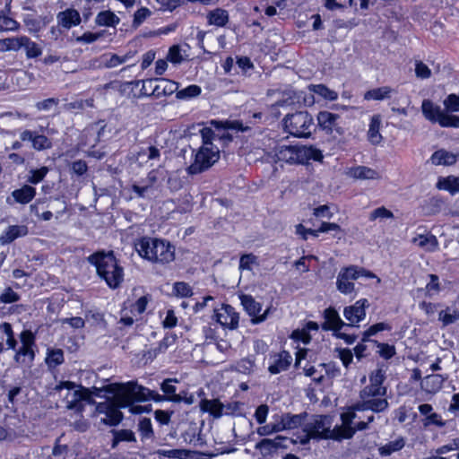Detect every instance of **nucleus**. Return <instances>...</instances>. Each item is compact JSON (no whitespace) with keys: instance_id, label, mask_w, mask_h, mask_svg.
<instances>
[{"instance_id":"nucleus-1","label":"nucleus","mask_w":459,"mask_h":459,"mask_svg":"<svg viewBox=\"0 0 459 459\" xmlns=\"http://www.w3.org/2000/svg\"><path fill=\"white\" fill-rule=\"evenodd\" d=\"M106 393L112 394L113 397L97 403L95 408V413L98 416L103 415L100 418L101 423L110 427L118 425L124 418L120 408L130 407L133 413L142 412L141 406L133 405L134 403L139 402L134 388V381L107 385Z\"/></svg>"},{"instance_id":"nucleus-2","label":"nucleus","mask_w":459,"mask_h":459,"mask_svg":"<svg viewBox=\"0 0 459 459\" xmlns=\"http://www.w3.org/2000/svg\"><path fill=\"white\" fill-rule=\"evenodd\" d=\"M96 267L97 275L112 290L117 289L124 281V268L119 264L113 251H97L87 257Z\"/></svg>"},{"instance_id":"nucleus-3","label":"nucleus","mask_w":459,"mask_h":459,"mask_svg":"<svg viewBox=\"0 0 459 459\" xmlns=\"http://www.w3.org/2000/svg\"><path fill=\"white\" fill-rule=\"evenodd\" d=\"M135 249L143 258L152 263L166 264L175 259V247L159 238H142L135 243Z\"/></svg>"},{"instance_id":"nucleus-4","label":"nucleus","mask_w":459,"mask_h":459,"mask_svg":"<svg viewBox=\"0 0 459 459\" xmlns=\"http://www.w3.org/2000/svg\"><path fill=\"white\" fill-rule=\"evenodd\" d=\"M203 145L195 155L194 162L186 169L190 175L202 173L211 168L219 159L220 151L210 141L213 132L210 128H204L201 131Z\"/></svg>"},{"instance_id":"nucleus-5","label":"nucleus","mask_w":459,"mask_h":459,"mask_svg":"<svg viewBox=\"0 0 459 459\" xmlns=\"http://www.w3.org/2000/svg\"><path fill=\"white\" fill-rule=\"evenodd\" d=\"M106 387L107 385L103 387L93 386L91 388H86L82 385H76L75 383L71 381H64L61 382L58 385H56L57 390H61L64 388L70 391L73 390V393L66 396V407L67 409L74 410L77 412H82L83 411V401H86L89 403H96L95 401L91 399V396L101 397L102 393H106Z\"/></svg>"},{"instance_id":"nucleus-6","label":"nucleus","mask_w":459,"mask_h":459,"mask_svg":"<svg viewBox=\"0 0 459 459\" xmlns=\"http://www.w3.org/2000/svg\"><path fill=\"white\" fill-rule=\"evenodd\" d=\"M274 156L278 161H285L290 164H304L308 160H322L321 151L313 146H287L281 145L274 149Z\"/></svg>"},{"instance_id":"nucleus-7","label":"nucleus","mask_w":459,"mask_h":459,"mask_svg":"<svg viewBox=\"0 0 459 459\" xmlns=\"http://www.w3.org/2000/svg\"><path fill=\"white\" fill-rule=\"evenodd\" d=\"M331 418L326 415H314L310 420L305 423L303 431L306 433L300 439L302 445H306L310 439H332L337 441L335 429H331Z\"/></svg>"},{"instance_id":"nucleus-8","label":"nucleus","mask_w":459,"mask_h":459,"mask_svg":"<svg viewBox=\"0 0 459 459\" xmlns=\"http://www.w3.org/2000/svg\"><path fill=\"white\" fill-rule=\"evenodd\" d=\"M283 124L287 132L296 137H309L314 128L313 117L307 111L288 114Z\"/></svg>"},{"instance_id":"nucleus-9","label":"nucleus","mask_w":459,"mask_h":459,"mask_svg":"<svg viewBox=\"0 0 459 459\" xmlns=\"http://www.w3.org/2000/svg\"><path fill=\"white\" fill-rule=\"evenodd\" d=\"M176 383H178L177 378H167L160 384V389L163 392V395L158 394L155 391L150 390L147 387L138 385L134 382V388L137 393V399L140 402L147 400H153L154 402L169 401V398L178 395Z\"/></svg>"},{"instance_id":"nucleus-10","label":"nucleus","mask_w":459,"mask_h":459,"mask_svg":"<svg viewBox=\"0 0 459 459\" xmlns=\"http://www.w3.org/2000/svg\"><path fill=\"white\" fill-rule=\"evenodd\" d=\"M360 276L367 278H374L376 275L369 271L359 268L355 265H351L342 268L337 276L336 287L337 290L345 295L354 292L355 287L353 281L359 279Z\"/></svg>"},{"instance_id":"nucleus-11","label":"nucleus","mask_w":459,"mask_h":459,"mask_svg":"<svg viewBox=\"0 0 459 459\" xmlns=\"http://www.w3.org/2000/svg\"><path fill=\"white\" fill-rule=\"evenodd\" d=\"M421 110L426 119L438 123L442 127H459V117L446 114L438 105L429 100L422 101Z\"/></svg>"},{"instance_id":"nucleus-12","label":"nucleus","mask_w":459,"mask_h":459,"mask_svg":"<svg viewBox=\"0 0 459 459\" xmlns=\"http://www.w3.org/2000/svg\"><path fill=\"white\" fill-rule=\"evenodd\" d=\"M385 379V371L377 368L369 375V385L359 392V398L379 399L378 396L386 394V387L383 386Z\"/></svg>"},{"instance_id":"nucleus-13","label":"nucleus","mask_w":459,"mask_h":459,"mask_svg":"<svg viewBox=\"0 0 459 459\" xmlns=\"http://www.w3.org/2000/svg\"><path fill=\"white\" fill-rule=\"evenodd\" d=\"M341 117L329 111H320L317 115L318 125L322 130L333 137L341 136L344 134V129L340 126Z\"/></svg>"},{"instance_id":"nucleus-14","label":"nucleus","mask_w":459,"mask_h":459,"mask_svg":"<svg viewBox=\"0 0 459 459\" xmlns=\"http://www.w3.org/2000/svg\"><path fill=\"white\" fill-rule=\"evenodd\" d=\"M357 413L351 411L350 409L348 411L341 414L342 425H336L335 436L338 442L343 439H351L356 433V429L352 426L353 420L357 419Z\"/></svg>"},{"instance_id":"nucleus-15","label":"nucleus","mask_w":459,"mask_h":459,"mask_svg":"<svg viewBox=\"0 0 459 459\" xmlns=\"http://www.w3.org/2000/svg\"><path fill=\"white\" fill-rule=\"evenodd\" d=\"M369 306L368 299H361L353 305L344 307L343 316L349 322L348 327L354 326L356 324L364 320L366 316V307Z\"/></svg>"},{"instance_id":"nucleus-16","label":"nucleus","mask_w":459,"mask_h":459,"mask_svg":"<svg viewBox=\"0 0 459 459\" xmlns=\"http://www.w3.org/2000/svg\"><path fill=\"white\" fill-rule=\"evenodd\" d=\"M241 304L244 307L247 313L253 316L252 323L259 324L264 322L267 318L269 309H266L264 314L258 316L262 309V306L259 302H256L255 299L250 295L242 294L240 296Z\"/></svg>"},{"instance_id":"nucleus-17","label":"nucleus","mask_w":459,"mask_h":459,"mask_svg":"<svg viewBox=\"0 0 459 459\" xmlns=\"http://www.w3.org/2000/svg\"><path fill=\"white\" fill-rule=\"evenodd\" d=\"M216 321L223 327L237 329L239 322V315L230 305H223L221 310L215 314Z\"/></svg>"},{"instance_id":"nucleus-18","label":"nucleus","mask_w":459,"mask_h":459,"mask_svg":"<svg viewBox=\"0 0 459 459\" xmlns=\"http://www.w3.org/2000/svg\"><path fill=\"white\" fill-rule=\"evenodd\" d=\"M361 401L352 404L349 409L351 411H364L370 410L373 412H382L388 408V402L386 399H370V398H360Z\"/></svg>"},{"instance_id":"nucleus-19","label":"nucleus","mask_w":459,"mask_h":459,"mask_svg":"<svg viewBox=\"0 0 459 459\" xmlns=\"http://www.w3.org/2000/svg\"><path fill=\"white\" fill-rule=\"evenodd\" d=\"M20 138L22 142H31L32 148L36 151H43L52 147V143L47 136L39 134L34 131L24 130L21 133Z\"/></svg>"},{"instance_id":"nucleus-20","label":"nucleus","mask_w":459,"mask_h":459,"mask_svg":"<svg viewBox=\"0 0 459 459\" xmlns=\"http://www.w3.org/2000/svg\"><path fill=\"white\" fill-rule=\"evenodd\" d=\"M324 318L325 322L322 325L324 330L334 331L335 333L340 331L342 327L347 326L342 318L340 317L339 313L334 307H328L324 311Z\"/></svg>"},{"instance_id":"nucleus-21","label":"nucleus","mask_w":459,"mask_h":459,"mask_svg":"<svg viewBox=\"0 0 459 459\" xmlns=\"http://www.w3.org/2000/svg\"><path fill=\"white\" fill-rule=\"evenodd\" d=\"M154 80L157 83L152 88L151 95L160 98L161 96H169L174 92L177 93L178 84L176 82L165 78H155Z\"/></svg>"},{"instance_id":"nucleus-22","label":"nucleus","mask_w":459,"mask_h":459,"mask_svg":"<svg viewBox=\"0 0 459 459\" xmlns=\"http://www.w3.org/2000/svg\"><path fill=\"white\" fill-rule=\"evenodd\" d=\"M57 23L64 29L69 30L81 22V16L77 10L68 8L56 15Z\"/></svg>"},{"instance_id":"nucleus-23","label":"nucleus","mask_w":459,"mask_h":459,"mask_svg":"<svg viewBox=\"0 0 459 459\" xmlns=\"http://www.w3.org/2000/svg\"><path fill=\"white\" fill-rule=\"evenodd\" d=\"M447 378V375L431 374L421 380L420 387L429 394H436L442 388L444 382Z\"/></svg>"},{"instance_id":"nucleus-24","label":"nucleus","mask_w":459,"mask_h":459,"mask_svg":"<svg viewBox=\"0 0 459 459\" xmlns=\"http://www.w3.org/2000/svg\"><path fill=\"white\" fill-rule=\"evenodd\" d=\"M29 229L26 225H11L1 234L0 244L8 245L18 238L27 236Z\"/></svg>"},{"instance_id":"nucleus-25","label":"nucleus","mask_w":459,"mask_h":459,"mask_svg":"<svg viewBox=\"0 0 459 459\" xmlns=\"http://www.w3.org/2000/svg\"><path fill=\"white\" fill-rule=\"evenodd\" d=\"M205 17L208 25L219 28L225 27L230 22L229 12L220 7L208 11Z\"/></svg>"},{"instance_id":"nucleus-26","label":"nucleus","mask_w":459,"mask_h":459,"mask_svg":"<svg viewBox=\"0 0 459 459\" xmlns=\"http://www.w3.org/2000/svg\"><path fill=\"white\" fill-rule=\"evenodd\" d=\"M291 355L288 351H282L281 352L273 356V362L269 366L268 370L271 374L281 373V371H285L288 369V368L291 364Z\"/></svg>"},{"instance_id":"nucleus-27","label":"nucleus","mask_w":459,"mask_h":459,"mask_svg":"<svg viewBox=\"0 0 459 459\" xmlns=\"http://www.w3.org/2000/svg\"><path fill=\"white\" fill-rule=\"evenodd\" d=\"M412 243L426 252H435L438 248V241L432 234H420L412 238Z\"/></svg>"},{"instance_id":"nucleus-28","label":"nucleus","mask_w":459,"mask_h":459,"mask_svg":"<svg viewBox=\"0 0 459 459\" xmlns=\"http://www.w3.org/2000/svg\"><path fill=\"white\" fill-rule=\"evenodd\" d=\"M200 410L204 412H209L215 419H219L223 415L224 404L218 399H203L200 402Z\"/></svg>"},{"instance_id":"nucleus-29","label":"nucleus","mask_w":459,"mask_h":459,"mask_svg":"<svg viewBox=\"0 0 459 459\" xmlns=\"http://www.w3.org/2000/svg\"><path fill=\"white\" fill-rule=\"evenodd\" d=\"M306 417V412L300 414L284 413L280 419L281 428L282 430L297 429L301 426Z\"/></svg>"},{"instance_id":"nucleus-30","label":"nucleus","mask_w":459,"mask_h":459,"mask_svg":"<svg viewBox=\"0 0 459 459\" xmlns=\"http://www.w3.org/2000/svg\"><path fill=\"white\" fill-rule=\"evenodd\" d=\"M431 163L439 166H450L456 162V155L453 152H447L444 149L436 151L431 158H430Z\"/></svg>"},{"instance_id":"nucleus-31","label":"nucleus","mask_w":459,"mask_h":459,"mask_svg":"<svg viewBox=\"0 0 459 459\" xmlns=\"http://www.w3.org/2000/svg\"><path fill=\"white\" fill-rule=\"evenodd\" d=\"M36 195V189L29 185H24L20 189H15L12 192V196L14 201L19 204H29Z\"/></svg>"},{"instance_id":"nucleus-32","label":"nucleus","mask_w":459,"mask_h":459,"mask_svg":"<svg viewBox=\"0 0 459 459\" xmlns=\"http://www.w3.org/2000/svg\"><path fill=\"white\" fill-rule=\"evenodd\" d=\"M395 92V90L390 86H383L369 90L364 93V99L367 100H383L390 99L392 94Z\"/></svg>"},{"instance_id":"nucleus-33","label":"nucleus","mask_w":459,"mask_h":459,"mask_svg":"<svg viewBox=\"0 0 459 459\" xmlns=\"http://www.w3.org/2000/svg\"><path fill=\"white\" fill-rule=\"evenodd\" d=\"M24 48L28 58L38 57L42 51L39 45L26 36L20 37V48Z\"/></svg>"},{"instance_id":"nucleus-34","label":"nucleus","mask_w":459,"mask_h":459,"mask_svg":"<svg viewBox=\"0 0 459 459\" xmlns=\"http://www.w3.org/2000/svg\"><path fill=\"white\" fill-rule=\"evenodd\" d=\"M381 126V120L378 116H374L371 118L369 128L368 132V137L371 143L378 144L382 140V135L379 133Z\"/></svg>"},{"instance_id":"nucleus-35","label":"nucleus","mask_w":459,"mask_h":459,"mask_svg":"<svg viewBox=\"0 0 459 459\" xmlns=\"http://www.w3.org/2000/svg\"><path fill=\"white\" fill-rule=\"evenodd\" d=\"M437 187L438 189L446 190L451 195H455L459 192V178L449 176L440 179L437 184Z\"/></svg>"},{"instance_id":"nucleus-36","label":"nucleus","mask_w":459,"mask_h":459,"mask_svg":"<svg viewBox=\"0 0 459 459\" xmlns=\"http://www.w3.org/2000/svg\"><path fill=\"white\" fill-rule=\"evenodd\" d=\"M405 446L403 437H399L394 441H390L378 448L379 454L382 456L391 455L393 453L400 451Z\"/></svg>"},{"instance_id":"nucleus-37","label":"nucleus","mask_w":459,"mask_h":459,"mask_svg":"<svg viewBox=\"0 0 459 459\" xmlns=\"http://www.w3.org/2000/svg\"><path fill=\"white\" fill-rule=\"evenodd\" d=\"M95 22L100 26H116L120 19L111 11H103L98 13Z\"/></svg>"},{"instance_id":"nucleus-38","label":"nucleus","mask_w":459,"mask_h":459,"mask_svg":"<svg viewBox=\"0 0 459 459\" xmlns=\"http://www.w3.org/2000/svg\"><path fill=\"white\" fill-rule=\"evenodd\" d=\"M351 176L357 179H377L379 178V174L368 167L358 166L351 171Z\"/></svg>"},{"instance_id":"nucleus-39","label":"nucleus","mask_w":459,"mask_h":459,"mask_svg":"<svg viewBox=\"0 0 459 459\" xmlns=\"http://www.w3.org/2000/svg\"><path fill=\"white\" fill-rule=\"evenodd\" d=\"M35 358V352L32 347L23 346L16 351L14 355V360L18 364H25L27 362H32Z\"/></svg>"},{"instance_id":"nucleus-40","label":"nucleus","mask_w":459,"mask_h":459,"mask_svg":"<svg viewBox=\"0 0 459 459\" xmlns=\"http://www.w3.org/2000/svg\"><path fill=\"white\" fill-rule=\"evenodd\" d=\"M310 91L328 100H335L338 98L337 92L330 90L324 84H311L308 86Z\"/></svg>"},{"instance_id":"nucleus-41","label":"nucleus","mask_w":459,"mask_h":459,"mask_svg":"<svg viewBox=\"0 0 459 459\" xmlns=\"http://www.w3.org/2000/svg\"><path fill=\"white\" fill-rule=\"evenodd\" d=\"M64 362V351L61 349H48L46 363L50 368H56Z\"/></svg>"},{"instance_id":"nucleus-42","label":"nucleus","mask_w":459,"mask_h":459,"mask_svg":"<svg viewBox=\"0 0 459 459\" xmlns=\"http://www.w3.org/2000/svg\"><path fill=\"white\" fill-rule=\"evenodd\" d=\"M114 439L112 443V447H116V446L122 441L133 442L135 441L134 433L130 429H120V430H112Z\"/></svg>"},{"instance_id":"nucleus-43","label":"nucleus","mask_w":459,"mask_h":459,"mask_svg":"<svg viewBox=\"0 0 459 459\" xmlns=\"http://www.w3.org/2000/svg\"><path fill=\"white\" fill-rule=\"evenodd\" d=\"M202 90L200 86L192 84L180 91L177 90L176 97L178 100H189L199 96Z\"/></svg>"},{"instance_id":"nucleus-44","label":"nucleus","mask_w":459,"mask_h":459,"mask_svg":"<svg viewBox=\"0 0 459 459\" xmlns=\"http://www.w3.org/2000/svg\"><path fill=\"white\" fill-rule=\"evenodd\" d=\"M19 28V23L13 18L7 16L4 13V11H0V30L1 31H8V30H17Z\"/></svg>"},{"instance_id":"nucleus-45","label":"nucleus","mask_w":459,"mask_h":459,"mask_svg":"<svg viewBox=\"0 0 459 459\" xmlns=\"http://www.w3.org/2000/svg\"><path fill=\"white\" fill-rule=\"evenodd\" d=\"M274 441H271V438H264L255 445V449L259 450L264 457L271 455L275 452Z\"/></svg>"},{"instance_id":"nucleus-46","label":"nucleus","mask_w":459,"mask_h":459,"mask_svg":"<svg viewBox=\"0 0 459 459\" xmlns=\"http://www.w3.org/2000/svg\"><path fill=\"white\" fill-rule=\"evenodd\" d=\"M138 429L142 439H151L153 437V430L150 419L143 418L139 421Z\"/></svg>"},{"instance_id":"nucleus-47","label":"nucleus","mask_w":459,"mask_h":459,"mask_svg":"<svg viewBox=\"0 0 459 459\" xmlns=\"http://www.w3.org/2000/svg\"><path fill=\"white\" fill-rule=\"evenodd\" d=\"M159 455L164 456L170 459H183L188 456L189 452L185 449H171V450H165V449H159L156 452Z\"/></svg>"},{"instance_id":"nucleus-48","label":"nucleus","mask_w":459,"mask_h":459,"mask_svg":"<svg viewBox=\"0 0 459 459\" xmlns=\"http://www.w3.org/2000/svg\"><path fill=\"white\" fill-rule=\"evenodd\" d=\"M20 49V37L0 39V51H17Z\"/></svg>"},{"instance_id":"nucleus-49","label":"nucleus","mask_w":459,"mask_h":459,"mask_svg":"<svg viewBox=\"0 0 459 459\" xmlns=\"http://www.w3.org/2000/svg\"><path fill=\"white\" fill-rule=\"evenodd\" d=\"M280 421L275 423H269L261 427H258L256 433L261 437L269 436L274 433L282 431Z\"/></svg>"},{"instance_id":"nucleus-50","label":"nucleus","mask_w":459,"mask_h":459,"mask_svg":"<svg viewBox=\"0 0 459 459\" xmlns=\"http://www.w3.org/2000/svg\"><path fill=\"white\" fill-rule=\"evenodd\" d=\"M173 291L178 297H190L193 294L189 284L184 281L175 282L173 286Z\"/></svg>"},{"instance_id":"nucleus-51","label":"nucleus","mask_w":459,"mask_h":459,"mask_svg":"<svg viewBox=\"0 0 459 459\" xmlns=\"http://www.w3.org/2000/svg\"><path fill=\"white\" fill-rule=\"evenodd\" d=\"M155 82L154 79H148V80H138L134 82L136 86H138L140 83H142V88L140 90L139 98L141 97H151V91H152L153 82Z\"/></svg>"},{"instance_id":"nucleus-52","label":"nucleus","mask_w":459,"mask_h":459,"mask_svg":"<svg viewBox=\"0 0 459 459\" xmlns=\"http://www.w3.org/2000/svg\"><path fill=\"white\" fill-rule=\"evenodd\" d=\"M374 345H377V348H379V355L385 359H391L395 354V349L393 345L380 343L377 342H374Z\"/></svg>"},{"instance_id":"nucleus-53","label":"nucleus","mask_w":459,"mask_h":459,"mask_svg":"<svg viewBox=\"0 0 459 459\" xmlns=\"http://www.w3.org/2000/svg\"><path fill=\"white\" fill-rule=\"evenodd\" d=\"M444 106L446 109L449 112H458L459 111V95L456 94H449L446 99L444 100Z\"/></svg>"},{"instance_id":"nucleus-54","label":"nucleus","mask_w":459,"mask_h":459,"mask_svg":"<svg viewBox=\"0 0 459 459\" xmlns=\"http://www.w3.org/2000/svg\"><path fill=\"white\" fill-rule=\"evenodd\" d=\"M151 14L152 12L146 7L138 9L134 14L133 26L134 28L139 27Z\"/></svg>"},{"instance_id":"nucleus-55","label":"nucleus","mask_w":459,"mask_h":459,"mask_svg":"<svg viewBox=\"0 0 459 459\" xmlns=\"http://www.w3.org/2000/svg\"><path fill=\"white\" fill-rule=\"evenodd\" d=\"M48 172V169L47 167H41L40 169H32L30 170L31 175L29 177L28 181L31 184L36 185L43 180Z\"/></svg>"},{"instance_id":"nucleus-56","label":"nucleus","mask_w":459,"mask_h":459,"mask_svg":"<svg viewBox=\"0 0 459 459\" xmlns=\"http://www.w3.org/2000/svg\"><path fill=\"white\" fill-rule=\"evenodd\" d=\"M394 218V213L387 210L385 207H378L371 212L369 215L370 221H375L377 219H392Z\"/></svg>"},{"instance_id":"nucleus-57","label":"nucleus","mask_w":459,"mask_h":459,"mask_svg":"<svg viewBox=\"0 0 459 459\" xmlns=\"http://www.w3.org/2000/svg\"><path fill=\"white\" fill-rule=\"evenodd\" d=\"M329 231L340 232V231H342V230H341V227L336 223L322 222L321 226L317 230L311 231V235L314 237H318L319 233H325V232H329Z\"/></svg>"},{"instance_id":"nucleus-58","label":"nucleus","mask_w":459,"mask_h":459,"mask_svg":"<svg viewBox=\"0 0 459 459\" xmlns=\"http://www.w3.org/2000/svg\"><path fill=\"white\" fill-rule=\"evenodd\" d=\"M23 22L30 33H38L42 30L39 20L32 15H26Z\"/></svg>"},{"instance_id":"nucleus-59","label":"nucleus","mask_w":459,"mask_h":459,"mask_svg":"<svg viewBox=\"0 0 459 459\" xmlns=\"http://www.w3.org/2000/svg\"><path fill=\"white\" fill-rule=\"evenodd\" d=\"M415 74L416 76L421 79H427L429 78L431 75V71L428 67L427 65H425L421 61H416L415 63Z\"/></svg>"},{"instance_id":"nucleus-60","label":"nucleus","mask_w":459,"mask_h":459,"mask_svg":"<svg viewBox=\"0 0 459 459\" xmlns=\"http://www.w3.org/2000/svg\"><path fill=\"white\" fill-rule=\"evenodd\" d=\"M243 407V403L240 402H232L224 405L225 411L223 414L225 415H241V409Z\"/></svg>"},{"instance_id":"nucleus-61","label":"nucleus","mask_w":459,"mask_h":459,"mask_svg":"<svg viewBox=\"0 0 459 459\" xmlns=\"http://www.w3.org/2000/svg\"><path fill=\"white\" fill-rule=\"evenodd\" d=\"M126 61V56H119L116 54H112L109 56H106L105 66L108 68L116 67Z\"/></svg>"},{"instance_id":"nucleus-62","label":"nucleus","mask_w":459,"mask_h":459,"mask_svg":"<svg viewBox=\"0 0 459 459\" xmlns=\"http://www.w3.org/2000/svg\"><path fill=\"white\" fill-rule=\"evenodd\" d=\"M22 345L32 347L35 346V334L30 330H23L20 334Z\"/></svg>"},{"instance_id":"nucleus-63","label":"nucleus","mask_w":459,"mask_h":459,"mask_svg":"<svg viewBox=\"0 0 459 459\" xmlns=\"http://www.w3.org/2000/svg\"><path fill=\"white\" fill-rule=\"evenodd\" d=\"M256 261V256L253 254H246L240 257L239 269L240 270H251V265Z\"/></svg>"},{"instance_id":"nucleus-64","label":"nucleus","mask_w":459,"mask_h":459,"mask_svg":"<svg viewBox=\"0 0 459 459\" xmlns=\"http://www.w3.org/2000/svg\"><path fill=\"white\" fill-rule=\"evenodd\" d=\"M438 316L439 320H441L445 325H448L455 323L459 318V314L456 312L450 313L447 310H442Z\"/></svg>"}]
</instances>
